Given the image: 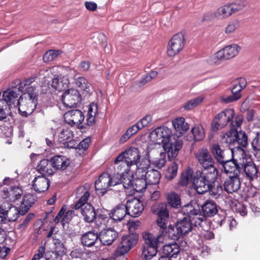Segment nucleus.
I'll use <instances>...</instances> for the list:
<instances>
[{
    "mask_svg": "<svg viewBox=\"0 0 260 260\" xmlns=\"http://www.w3.org/2000/svg\"><path fill=\"white\" fill-rule=\"evenodd\" d=\"M98 238L97 232L89 231L82 235L81 241L84 246L90 247L94 245Z\"/></svg>",
    "mask_w": 260,
    "mask_h": 260,
    "instance_id": "nucleus-33",
    "label": "nucleus"
},
{
    "mask_svg": "<svg viewBox=\"0 0 260 260\" xmlns=\"http://www.w3.org/2000/svg\"><path fill=\"white\" fill-rule=\"evenodd\" d=\"M50 185V180L45 176L39 175L36 177L32 182V186L37 192L46 191Z\"/></svg>",
    "mask_w": 260,
    "mask_h": 260,
    "instance_id": "nucleus-21",
    "label": "nucleus"
},
{
    "mask_svg": "<svg viewBox=\"0 0 260 260\" xmlns=\"http://www.w3.org/2000/svg\"><path fill=\"white\" fill-rule=\"evenodd\" d=\"M164 234L165 237L167 236L168 238L173 240H178L183 236L182 233H180L176 224L175 225H170Z\"/></svg>",
    "mask_w": 260,
    "mask_h": 260,
    "instance_id": "nucleus-38",
    "label": "nucleus"
},
{
    "mask_svg": "<svg viewBox=\"0 0 260 260\" xmlns=\"http://www.w3.org/2000/svg\"><path fill=\"white\" fill-rule=\"evenodd\" d=\"M46 250V244L45 243L42 244L38 250V253L35 254L31 260H40L43 256L45 257Z\"/></svg>",
    "mask_w": 260,
    "mask_h": 260,
    "instance_id": "nucleus-60",
    "label": "nucleus"
},
{
    "mask_svg": "<svg viewBox=\"0 0 260 260\" xmlns=\"http://www.w3.org/2000/svg\"><path fill=\"white\" fill-rule=\"evenodd\" d=\"M89 189V188L85 186H81L77 189V195L79 200L74 206L75 209H79L84 207L86 204H88L87 201L90 196Z\"/></svg>",
    "mask_w": 260,
    "mask_h": 260,
    "instance_id": "nucleus-23",
    "label": "nucleus"
},
{
    "mask_svg": "<svg viewBox=\"0 0 260 260\" xmlns=\"http://www.w3.org/2000/svg\"><path fill=\"white\" fill-rule=\"evenodd\" d=\"M217 173H215L214 178L209 180L206 178L193 179V184L194 189L200 194H203L209 192L210 194L218 198L222 193L223 188L221 184L216 181Z\"/></svg>",
    "mask_w": 260,
    "mask_h": 260,
    "instance_id": "nucleus-3",
    "label": "nucleus"
},
{
    "mask_svg": "<svg viewBox=\"0 0 260 260\" xmlns=\"http://www.w3.org/2000/svg\"><path fill=\"white\" fill-rule=\"evenodd\" d=\"M54 169L64 170L70 164L69 159L63 155H56L51 158Z\"/></svg>",
    "mask_w": 260,
    "mask_h": 260,
    "instance_id": "nucleus-29",
    "label": "nucleus"
},
{
    "mask_svg": "<svg viewBox=\"0 0 260 260\" xmlns=\"http://www.w3.org/2000/svg\"><path fill=\"white\" fill-rule=\"evenodd\" d=\"M232 14L229 4L219 7L215 13V16L218 19L229 17Z\"/></svg>",
    "mask_w": 260,
    "mask_h": 260,
    "instance_id": "nucleus-44",
    "label": "nucleus"
},
{
    "mask_svg": "<svg viewBox=\"0 0 260 260\" xmlns=\"http://www.w3.org/2000/svg\"><path fill=\"white\" fill-rule=\"evenodd\" d=\"M191 132L196 141H201L204 137V130L201 126H197L193 127L191 129Z\"/></svg>",
    "mask_w": 260,
    "mask_h": 260,
    "instance_id": "nucleus-56",
    "label": "nucleus"
},
{
    "mask_svg": "<svg viewBox=\"0 0 260 260\" xmlns=\"http://www.w3.org/2000/svg\"><path fill=\"white\" fill-rule=\"evenodd\" d=\"M140 158V155L138 149L135 147H131L118 155L117 156V161L124 159L130 166L136 165L138 168V165L139 164L138 162Z\"/></svg>",
    "mask_w": 260,
    "mask_h": 260,
    "instance_id": "nucleus-17",
    "label": "nucleus"
},
{
    "mask_svg": "<svg viewBox=\"0 0 260 260\" xmlns=\"http://www.w3.org/2000/svg\"><path fill=\"white\" fill-rule=\"evenodd\" d=\"M234 155H237V157L232 156L231 158H229L221 165L224 172L229 177H239L243 165L246 162V154L243 149H238Z\"/></svg>",
    "mask_w": 260,
    "mask_h": 260,
    "instance_id": "nucleus-4",
    "label": "nucleus"
},
{
    "mask_svg": "<svg viewBox=\"0 0 260 260\" xmlns=\"http://www.w3.org/2000/svg\"><path fill=\"white\" fill-rule=\"evenodd\" d=\"M192 178L191 174L190 171H188L185 173H183L180 177L179 183L180 185L186 186L187 185L189 181L191 180Z\"/></svg>",
    "mask_w": 260,
    "mask_h": 260,
    "instance_id": "nucleus-57",
    "label": "nucleus"
},
{
    "mask_svg": "<svg viewBox=\"0 0 260 260\" xmlns=\"http://www.w3.org/2000/svg\"><path fill=\"white\" fill-rule=\"evenodd\" d=\"M110 175L106 173L101 175L95 182V188L96 190H102V193L105 192L110 186Z\"/></svg>",
    "mask_w": 260,
    "mask_h": 260,
    "instance_id": "nucleus-26",
    "label": "nucleus"
},
{
    "mask_svg": "<svg viewBox=\"0 0 260 260\" xmlns=\"http://www.w3.org/2000/svg\"><path fill=\"white\" fill-rule=\"evenodd\" d=\"M200 209V207L197 202L192 200L183 206L181 208L180 212L182 214L186 216L185 217L189 219L192 216L197 215L196 213H199V210Z\"/></svg>",
    "mask_w": 260,
    "mask_h": 260,
    "instance_id": "nucleus-25",
    "label": "nucleus"
},
{
    "mask_svg": "<svg viewBox=\"0 0 260 260\" xmlns=\"http://www.w3.org/2000/svg\"><path fill=\"white\" fill-rule=\"evenodd\" d=\"M76 85L81 89L89 93L90 92V84L88 82L87 80L83 77H78L75 81Z\"/></svg>",
    "mask_w": 260,
    "mask_h": 260,
    "instance_id": "nucleus-52",
    "label": "nucleus"
},
{
    "mask_svg": "<svg viewBox=\"0 0 260 260\" xmlns=\"http://www.w3.org/2000/svg\"><path fill=\"white\" fill-rule=\"evenodd\" d=\"M133 182L131 176L123 174L121 177V184L119 187V191H122L124 189H129L133 187Z\"/></svg>",
    "mask_w": 260,
    "mask_h": 260,
    "instance_id": "nucleus-51",
    "label": "nucleus"
},
{
    "mask_svg": "<svg viewBox=\"0 0 260 260\" xmlns=\"http://www.w3.org/2000/svg\"><path fill=\"white\" fill-rule=\"evenodd\" d=\"M64 105L69 108L76 107L81 101V96L79 91L74 88L66 90L61 96Z\"/></svg>",
    "mask_w": 260,
    "mask_h": 260,
    "instance_id": "nucleus-12",
    "label": "nucleus"
},
{
    "mask_svg": "<svg viewBox=\"0 0 260 260\" xmlns=\"http://www.w3.org/2000/svg\"><path fill=\"white\" fill-rule=\"evenodd\" d=\"M152 120V116L150 115H147L138 121L137 123L138 126H139L141 129H142L143 127L147 126L148 124L151 122Z\"/></svg>",
    "mask_w": 260,
    "mask_h": 260,
    "instance_id": "nucleus-61",
    "label": "nucleus"
},
{
    "mask_svg": "<svg viewBox=\"0 0 260 260\" xmlns=\"http://www.w3.org/2000/svg\"><path fill=\"white\" fill-rule=\"evenodd\" d=\"M177 170L178 166L177 164L176 163H173L168 168L165 173L166 179L169 180L173 179L177 175Z\"/></svg>",
    "mask_w": 260,
    "mask_h": 260,
    "instance_id": "nucleus-53",
    "label": "nucleus"
},
{
    "mask_svg": "<svg viewBox=\"0 0 260 260\" xmlns=\"http://www.w3.org/2000/svg\"><path fill=\"white\" fill-rule=\"evenodd\" d=\"M137 178L133 180V188L137 192H142L147 185L144 177H139L136 176Z\"/></svg>",
    "mask_w": 260,
    "mask_h": 260,
    "instance_id": "nucleus-46",
    "label": "nucleus"
},
{
    "mask_svg": "<svg viewBox=\"0 0 260 260\" xmlns=\"http://www.w3.org/2000/svg\"><path fill=\"white\" fill-rule=\"evenodd\" d=\"M118 233L113 229L104 230L99 235L101 243L105 245H110L116 239Z\"/></svg>",
    "mask_w": 260,
    "mask_h": 260,
    "instance_id": "nucleus-22",
    "label": "nucleus"
},
{
    "mask_svg": "<svg viewBox=\"0 0 260 260\" xmlns=\"http://www.w3.org/2000/svg\"><path fill=\"white\" fill-rule=\"evenodd\" d=\"M145 240L142 257L146 260H149L155 256L157 252V245L158 243H163L164 238L162 235L158 234L154 236L150 233H146L143 235Z\"/></svg>",
    "mask_w": 260,
    "mask_h": 260,
    "instance_id": "nucleus-6",
    "label": "nucleus"
},
{
    "mask_svg": "<svg viewBox=\"0 0 260 260\" xmlns=\"http://www.w3.org/2000/svg\"><path fill=\"white\" fill-rule=\"evenodd\" d=\"M60 51L50 50L47 51L43 56V60L45 62H49L55 59L60 53Z\"/></svg>",
    "mask_w": 260,
    "mask_h": 260,
    "instance_id": "nucleus-55",
    "label": "nucleus"
},
{
    "mask_svg": "<svg viewBox=\"0 0 260 260\" xmlns=\"http://www.w3.org/2000/svg\"><path fill=\"white\" fill-rule=\"evenodd\" d=\"M64 119L66 121L71 125H79L83 121L84 116L80 110H72L65 114Z\"/></svg>",
    "mask_w": 260,
    "mask_h": 260,
    "instance_id": "nucleus-20",
    "label": "nucleus"
},
{
    "mask_svg": "<svg viewBox=\"0 0 260 260\" xmlns=\"http://www.w3.org/2000/svg\"><path fill=\"white\" fill-rule=\"evenodd\" d=\"M240 185L239 177H229L223 183L224 189L228 193L237 192L240 189Z\"/></svg>",
    "mask_w": 260,
    "mask_h": 260,
    "instance_id": "nucleus-24",
    "label": "nucleus"
},
{
    "mask_svg": "<svg viewBox=\"0 0 260 260\" xmlns=\"http://www.w3.org/2000/svg\"><path fill=\"white\" fill-rule=\"evenodd\" d=\"M125 206L127 214L134 217L139 216L144 209L142 202L135 198L128 200Z\"/></svg>",
    "mask_w": 260,
    "mask_h": 260,
    "instance_id": "nucleus-18",
    "label": "nucleus"
},
{
    "mask_svg": "<svg viewBox=\"0 0 260 260\" xmlns=\"http://www.w3.org/2000/svg\"><path fill=\"white\" fill-rule=\"evenodd\" d=\"M240 48L236 44L228 45L210 57V63L219 64V61L234 57L239 52Z\"/></svg>",
    "mask_w": 260,
    "mask_h": 260,
    "instance_id": "nucleus-8",
    "label": "nucleus"
},
{
    "mask_svg": "<svg viewBox=\"0 0 260 260\" xmlns=\"http://www.w3.org/2000/svg\"><path fill=\"white\" fill-rule=\"evenodd\" d=\"M243 121V117L242 115L235 116L234 110L226 109L219 113L214 117L212 123V129L216 131L229 124L231 131H233L241 126Z\"/></svg>",
    "mask_w": 260,
    "mask_h": 260,
    "instance_id": "nucleus-2",
    "label": "nucleus"
},
{
    "mask_svg": "<svg viewBox=\"0 0 260 260\" xmlns=\"http://www.w3.org/2000/svg\"><path fill=\"white\" fill-rule=\"evenodd\" d=\"M204 215L207 217H212L217 212V207L216 203L211 200L206 201L201 206Z\"/></svg>",
    "mask_w": 260,
    "mask_h": 260,
    "instance_id": "nucleus-34",
    "label": "nucleus"
},
{
    "mask_svg": "<svg viewBox=\"0 0 260 260\" xmlns=\"http://www.w3.org/2000/svg\"><path fill=\"white\" fill-rule=\"evenodd\" d=\"M243 167H244V172L246 176L250 180H252L257 177L258 169L252 162H248V163L247 164L246 161L245 164L243 165Z\"/></svg>",
    "mask_w": 260,
    "mask_h": 260,
    "instance_id": "nucleus-41",
    "label": "nucleus"
},
{
    "mask_svg": "<svg viewBox=\"0 0 260 260\" xmlns=\"http://www.w3.org/2000/svg\"><path fill=\"white\" fill-rule=\"evenodd\" d=\"M182 141L179 139V136L171 139L169 142L162 144L165 152L167 153L169 159L173 158L178 155L179 151L182 147Z\"/></svg>",
    "mask_w": 260,
    "mask_h": 260,
    "instance_id": "nucleus-14",
    "label": "nucleus"
},
{
    "mask_svg": "<svg viewBox=\"0 0 260 260\" xmlns=\"http://www.w3.org/2000/svg\"><path fill=\"white\" fill-rule=\"evenodd\" d=\"M58 138L60 143L65 144L73 140V134L70 129L63 128L59 133Z\"/></svg>",
    "mask_w": 260,
    "mask_h": 260,
    "instance_id": "nucleus-45",
    "label": "nucleus"
},
{
    "mask_svg": "<svg viewBox=\"0 0 260 260\" xmlns=\"http://www.w3.org/2000/svg\"><path fill=\"white\" fill-rule=\"evenodd\" d=\"M146 155L149 160H151L152 164L158 169L164 167L166 163V152H161L157 148H151L149 147Z\"/></svg>",
    "mask_w": 260,
    "mask_h": 260,
    "instance_id": "nucleus-13",
    "label": "nucleus"
},
{
    "mask_svg": "<svg viewBox=\"0 0 260 260\" xmlns=\"http://www.w3.org/2000/svg\"><path fill=\"white\" fill-rule=\"evenodd\" d=\"M251 146L255 151H260V132H257L251 142Z\"/></svg>",
    "mask_w": 260,
    "mask_h": 260,
    "instance_id": "nucleus-64",
    "label": "nucleus"
},
{
    "mask_svg": "<svg viewBox=\"0 0 260 260\" xmlns=\"http://www.w3.org/2000/svg\"><path fill=\"white\" fill-rule=\"evenodd\" d=\"M38 198L35 194L28 193L23 196V200L20 205V211L22 214L27 212L37 201Z\"/></svg>",
    "mask_w": 260,
    "mask_h": 260,
    "instance_id": "nucleus-28",
    "label": "nucleus"
},
{
    "mask_svg": "<svg viewBox=\"0 0 260 260\" xmlns=\"http://www.w3.org/2000/svg\"><path fill=\"white\" fill-rule=\"evenodd\" d=\"M239 26V22L237 21L231 22L225 27V32L226 34H232L234 32Z\"/></svg>",
    "mask_w": 260,
    "mask_h": 260,
    "instance_id": "nucleus-62",
    "label": "nucleus"
},
{
    "mask_svg": "<svg viewBox=\"0 0 260 260\" xmlns=\"http://www.w3.org/2000/svg\"><path fill=\"white\" fill-rule=\"evenodd\" d=\"M34 217L35 215L34 214H28L23 220V222L18 225L17 229L21 230H25L28 226V224L30 221V220H32L34 218Z\"/></svg>",
    "mask_w": 260,
    "mask_h": 260,
    "instance_id": "nucleus-59",
    "label": "nucleus"
},
{
    "mask_svg": "<svg viewBox=\"0 0 260 260\" xmlns=\"http://www.w3.org/2000/svg\"><path fill=\"white\" fill-rule=\"evenodd\" d=\"M197 215H194L191 216L190 218L188 219L189 221L195 228H199L202 226V223L203 221L205 219V217L204 214H202L201 209L199 210V213H196Z\"/></svg>",
    "mask_w": 260,
    "mask_h": 260,
    "instance_id": "nucleus-50",
    "label": "nucleus"
},
{
    "mask_svg": "<svg viewBox=\"0 0 260 260\" xmlns=\"http://www.w3.org/2000/svg\"><path fill=\"white\" fill-rule=\"evenodd\" d=\"M20 91H18V88H15L13 89H9L3 92L2 99H1L2 101L1 103L2 104L4 103H5V108L7 109V106L9 108L16 107H17V102L19 101L18 96L20 94Z\"/></svg>",
    "mask_w": 260,
    "mask_h": 260,
    "instance_id": "nucleus-15",
    "label": "nucleus"
},
{
    "mask_svg": "<svg viewBox=\"0 0 260 260\" xmlns=\"http://www.w3.org/2000/svg\"><path fill=\"white\" fill-rule=\"evenodd\" d=\"M176 224L180 231V233H182L183 235H186L192 231H196L187 217H184L182 219L178 220Z\"/></svg>",
    "mask_w": 260,
    "mask_h": 260,
    "instance_id": "nucleus-35",
    "label": "nucleus"
},
{
    "mask_svg": "<svg viewBox=\"0 0 260 260\" xmlns=\"http://www.w3.org/2000/svg\"><path fill=\"white\" fill-rule=\"evenodd\" d=\"M121 177L122 175L120 172H117L116 175H110V186H117V188L119 190V187H120V184H121Z\"/></svg>",
    "mask_w": 260,
    "mask_h": 260,
    "instance_id": "nucleus-58",
    "label": "nucleus"
},
{
    "mask_svg": "<svg viewBox=\"0 0 260 260\" xmlns=\"http://www.w3.org/2000/svg\"><path fill=\"white\" fill-rule=\"evenodd\" d=\"M138 238V235L136 233L123 236L116 250V255L120 256L127 253L137 244Z\"/></svg>",
    "mask_w": 260,
    "mask_h": 260,
    "instance_id": "nucleus-11",
    "label": "nucleus"
},
{
    "mask_svg": "<svg viewBox=\"0 0 260 260\" xmlns=\"http://www.w3.org/2000/svg\"><path fill=\"white\" fill-rule=\"evenodd\" d=\"M9 195L8 197L12 196L15 198V199L19 198L22 194V190L18 187L14 186V187H11L9 190H7Z\"/></svg>",
    "mask_w": 260,
    "mask_h": 260,
    "instance_id": "nucleus-63",
    "label": "nucleus"
},
{
    "mask_svg": "<svg viewBox=\"0 0 260 260\" xmlns=\"http://www.w3.org/2000/svg\"><path fill=\"white\" fill-rule=\"evenodd\" d=\"M185 36L182 32L175 35L169 42L167 54L169 56L173 57L180 52L185 45Z\"/></svg>",
    "mask_w": 260,
    "mask_h": 260,
    "instance_id": "nucleus-10",
    "label": "nucleus"
},
{
    "mask_svg": "<svg viewBox=\"0 0 260 260\" xmlns=\"http://www.w3.org/2000/svg\"><path fill=\"white\" fill-rule=\"evenodd\" d=\"M168 204L172 207L178 208L181 205V199L178 194L175 192H171L167 195Z\"/></svg>",
    "mask_w": 260,
    "mask_h": 260,
    "instance_id": "nucleus-47",
    "label": "nucleus"
},
{
    "mask_svg": "<svg viewBox=\"0 0 260 260\" xmlns=\"http://www.w3.org/2000/svg\"><path fill=\"white\" fill-rule=\"evenodd\" d=\"M152 212L157 215V224L160 228V233L165 239V232L168 229L167 224L169 219V212L165 205L159 203L153 205L151 209Z\"/></svg>",
    "mask_w": 260,
    "mask_h": 260,
    "instance_id": "nucleus-9",
    "label": "nucleus"
},
{
    "mask_svg": "<svg viewBox=\"0 0 260 260\" xmlns=\"http://www.w3.org/2000/svg\"><path fill=\"white\" fill-rule=\"evenodd\" d=\"M232 14L243 10L246 6V2L243 1H236L229 4Z\"/></svg>",
    "mask_w": 260,
    "mask_h": 260,
    "instance_id": "nucleus-54",
    "label": "nucleus"
},
{
    "mask_svg": "<svg viewBox=\"0 0 260 260\" xmlns=\"http://www.w3.org/2000/svg\"><path fill=\"white\" fill-rule=\"evenodd\" d=\"M150 137L154 141L161 140L162 144L169 142L171 139L175 137L172 134V131L166 126H160L156 128L150 133Z\"/></svg>",
    "mask_w": 260,
    "mask_h": 260,
    "instance_id": "nucleus-16",
    "label": "nucleus"
},
{
    "mask_svg": "<svg viewBox=\"0 0 260 260\" xmlns=\"http://www.w3.org/2000/svg\"><path fill=\"white\" fill-rule=\"evenodd\" d=\"M198 162L203 168V170H198L194 174L192 180L201 178L213 179L215 173H217V169L214 166V161L206 148H202L198 150L196 154Z\"/></svg>",
    "mask_w": 260,
    "mask_h": 260,
    "instance_id": "nucleus-1",
    "label": "nucleus"
},
{
    "mask_svg": "<svg viewBox=\"0 0 260 260\" xmlns=\"http://www.w3.org/2000/svg\"><path fill=\"white\" fill-rule=\"evenodd\" d=\"M8 205V209L6 210V223L11 221H14L18 218L20 213H22L21 211H19L15 207H13L11 204Z\"/></svg>",
    "mask_w": 260,
    "mask_h": 260,
    "instance_id": "nucleus-40",
    "label": "nucleus"
},
{
    "mask_svg": "<svg viewBox=\"0 0 260 260\" xmlns=\"http://www.w3.org/2000/svg\"><path fill=\"white\" fill-rule=\"evenodd\" d=\"M69 80L66 76H60L54 78L52 82V87L59 91H63L68 87Z\"/></svg>",
    "mask_w": 260,
    "mask_h": 260,
    "instance_id": "nucleus-32",
    "label": "nucleus"
},
{
    "mask_svg": "<svg viewBox=\"0 0 260 260\" xmlns=\"http://www.w3.org/2000/svg\"><path fill=\"white\" fill-rule=\"evenodd\" d=\"M54 250L52 251L56 254L62 257L66 254V248L62 242L58 239L56 238L55 236L53 237Z\"/></svg>",
    "mask_w": 260,
    "mask_h": 260,
    "instance_id": "nucleus-43",
    "label": "nucleus"
},
{
    "mask_svg": "<svg viewBox=\"0 0 260 260\" xmlns=\"http://www.w3.org/2000/svg\"><path fill=\"white\" fill-rule=\"evenodd\" d=\"M37 105V93L35 88L29 87L27 92L23 93L19 98L17 106L22 116H27L30 114L36 108Z\"/></svg>",
    "mask_w": 260,
    "mask_h": 260,
    "instance_id": "nucleus-5",
    "label": "nucleus"
},
{
    "mask_svg": "<svg viewBox=\"0 0 260 260\" xmlns=\"http://www.w3.org/2000/svg\"><path fill=\"white\" fill-rule=\"evenodd\" d=\"M212 152L217 161L221 165L230 158L228 155H231L234 157L237 155H234L235 152L233 149H222L218 144L213 145Z\"/></svg>",
    "mask_w": 260,
    "mask_h": 260,
    "instance_id": "nucleus-19",
    "label": "nucleus"
},
{
    "mask_svg": "<svg viewBox=\"0 0 260 260\" xmlns=\"http://www.w3.org/2000/svg\"><path fill=\"white\" fill-rule=\"evenodd\" d=\"M53 168L51 161L44 159L40 161L37 167V169L42 174L41 176L46 177L47 176H51L54 173Z\"/></svg>",
    "mask_w": 260,
    "mask_h": 260,
    "instance_id": "nucleus-27",
    "label": "nucleus"
},
{
    "mask_svg": "<svg viewBox=\"0 0 260 260\" xmlns=\"http://www.w3.org/2000/svg\"><path fill=\"white\" fill-rule=\"evenodd\" d=\"M235 142L245 147L248 144V138L246 133L242 131H238L237 128L234 130Z\"/></svg>",
    "mask_w": 260,
    "mask_h": 260,
    "instance_id": "nucleus-42",
    "label": "nucleus"
},
{
    "mask_svg": "<svg viewBox=\"0 0 260 260\" xmlns=\"http://www.w3.org/2000/svg\"><path fill=\"white\" fill-rule=\"evenodd\" d=\"M115 169H117L118 172L121 173V175H122L124 174V172L127 173V172L129 170L128 168L131 167L130 165H128V163L125 161L124 159H121V160H119V161H117V157L115 160Z\"/></svg>",
    "mask_w": 260,
    "mask_h": 260,
    "instance_id": "nucleus-48",
    "label": "nucleus"
},
{
    "mask_svg": "<svg viewBox=\"0 0 260 260\" xmlns=\"http://www.w3.org/2000/svg\"><path fill=\"white\" fill-rule=\"evenodd\" d=\"M162 252L166 255V257L169 258L176 257L180 252V247L176 243L174 242L164 245L162 248Z\"/></svg>",
    "mask_w": 260,
    "mask_h": 260,
    "instance_id": "nucleus-37",
    "label": "nucleus"
},
{
    "mask_svg": "<svg viewBox=\"0 0 260 260\" xmlns=\"http://www.w3.org/2000/svg\"><path fill=\"white\" fill-rule=\"evenodd\" d=\"M204 100V96L201 95L188 101L183 107L186 110H190L200 105Z\"/></svg>",
    "mask_w": 260,
    "mask_h": 260,
    "instance_id": "nucleus-49",
    "label": "nucleus"
},
{
    "mask_svg": "<svg viewBox=\"0 0 260 260\" xmlns=\"http://www.w3.org/2000/svg\"><path fill=\"white\" fill-rule=\"evenodd\" d=\"M172 124L179 137L185 133L189 128L188 124L185 122V119L180 117L172 120Z\"/></svg>",
    "mask_w": 260,
    "mask_h": 260,
    "instance_id": "nucleus-36",
    "label": "nucleus"
},
{
    "mask_svg": "<svg viewBox=\"0 0 260 260\" xmlns=\"http://www.w3.org/2000/svg\"><path fill=\"white\" fill-rule=\"evenodd\" d=\"M98 105L92 103L88 108L87 117L86 119L87 124L89 126L93 125L95 123V117L98 113Z\"/></svg>",
    "mask_w": 260,
    "mask_h": 260,
    "instance_id": "nucleus-39",
    "label": "nucleus"
},
{
    "mask_svg": "<svg viewBox=\"0 0 260 260\" xmlns=\"http://www.w3.org/2000/svg\"><path fill=\"white\" fill-rule=\"evenodd\" d=\"M149 166V159H143L138 165L135 175L139 177H144L147 184H157L159 182L160 174L156 170H148Z\"/></svg>",
    "mask_w": 260,
    "mask_h": 260,
    "instance_id": "nucleus-7",
    "label": "nucleus"
},
{
    "mask_svg": "<svg viewBox=\"0 0 260 260\" xmlns=\"http://www.w3.org/2000/svg\"><path fill=\"white\" fill-rule=\"evenodd\" d=\"M80 209L84 221L89 223L92 222L96 218V213L93 207L90 204H86Z\"/></svg>",
    "mask_w": 260,
    "mask_h": 260,
    "instance_id": "nucleus-30",
    "label": "nucleus"
},
{
    "mask_svg": "<svg viewBox=\"0 0 260 260\" xmlns=\"http://www.w3.org/2000/svg\"><path fill=\"white\" fill-rule=\"evenodd\" d=\"M127 214L125 205L120 204L113 209L110 213L112 219L118 222L121 221Z\"/></svg>",
    "mask_w": 260,
    "mask_h": 260,
    "instance_id": "nucleus-31",
    "label": "nucleus"
}]
</instances>
